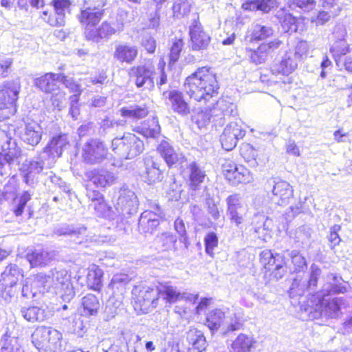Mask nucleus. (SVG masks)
Returning <instances> with one entry per match:
<instances>
[{"label":"nucleus","instance_id":"nucleus-49","mask_svg":"<svg viewBox=\"0 0 352 352\" xmlns=\"http://www.w3.org/2000/svg\"><path fill=\"white\" fill-rule=\"evenodd\" d=\"M224 318L225 314L223 311L215 309L208 314L206 324L210 330H217L220 327Z\"/></svg>","mask_w":352,"mask_h":352},{"label":"nucleus","instance_id":"nucleus-56","mask_svg":"<svg viewBox=\"0 0 352 352\" xmlns=\"http://www.w3.org/2000/svg\"><path fill=\"white\" fill-rule=\"evenodd\" d=\"M32 194L29 191H24L19 196L15 199L16 206L14 207L12 211L16 217H20L23 212L24 208L28 203L31 199Z\"/></svg>","mask_w":352,"mask_h":352},{"label":"nucleus","instance_id":"nucleus-39","mask_svg":"<svg viewBox=\"0 0 352 352\" xmlns=\"http://www.w3.org/2000/svg\"><path fill=\"white\" fill-rule=\"evenodd\" d=\"M254 343L252 336L241 333L231 344L230 352H250Z\"/></svg>","mask_w":352,"mask_h":352},{"label":"nucleus","instance_id":"nucleus-23","mask_svg":"<svg viewBox=\"0 0 352 352\" xmlns=\"http://www.w3.org/2000/svg\"><path fill=\"white\" fill-rule=\"evenodd\" d=\"M298 63L293 52H287L279 61L272 65L271 72L274 75L289 76L297 69Z\"/></svg>","mask_w":352,"mask_h":352},{"label":"nucleus","instance_id":"nucleus-19","mask_svg":"<svg viewBox=\"0 0 352 352\" xmlns=\"http://www.w3.org/2000/svg\"><path fill=\"white\" fill-rule=\"evenodd\" d=\"M116 203V210L123 215L132 214L137 212L138 201L134 192L126 188H122Z\"/></svg>","mask_w":352,"mask_h":352},{"label":"nucleus","instance_id":"nucleus-26","mask_svg":"<svg viewBox=\"0 0 352 352\" xmlns=\"http://www.w3.org/2000/svg\"><path fill=\"white\" fill-rule=\"evenodd\" d=\"M120 32L113 21L103 22L98 28L87 29L85 35L87 40L99 42L102 38H108L113 34Z\"/></svg>","mask_w":352,"mask_h":352},{"label":"nucleus","instance_id":"nucleus-41","mask_svg":"<svg viewBox=\"0 0 352 352\" xmlns=\"http://www.w3.org/2000/svg\"><path fill=\"white\" fill-rule=\"evenodd\" d=\"M242 7L250 10H260L268 12L272 8L281 4L280 0H244Z\"/></svg>","mask_w":352,"mask_h":352},{"label":"nucleus","instance_id":"nucleus-15","mask_svg":"<svg viewBox=\"0 0 352 352\" xmlns=\"http://www.w3.org/2000/svg\"><path fill=\"white\" fill-rule=\"evenodd\" d=\"M209 113L212 121L219 124H223L226 120L238 114L236 106L222 98L217 100Z\"/></svg>","mask_w":352,"mask_h":352},{"label":"nucleus","instance_id":"nucleus-54","mask_svg":"<svg viewBox=\"0 0 352 352\" xmlns=\"http://www.w3.org/2000/svg\"><path fill=\"white\" fill-rule=\"evenodd\" d=\"M306 280H303L300 275H297L292 283L289 294L291 298L296 296H302L307 290Z\"/></svg>","mask_w":352,"mask_h":352},{"label":"nucleus","instance_id":"nucleus-43","mask_svg":"<svg viewBox=\"0 0 352 352\" xmlns=\"http://www.w3.org/2000/svg\"><path fill=\"white\" fill-rule=\"evenodd\" d=\"M22 316L28 322H41L45 320L47 314L45 309L38 307H23L21 310Z\"/></svg>","mask_w":352,"mask_h":352},{"label":"nucleus","instance_id":"nucleus-17","mask_svg":"<svg viewBox=\"0 0 352 352\" xmlns=\"http://www.w3.org/2000/svg\"><path fill=\"white\" fill-rule=\"evenodd\" d=\"M157 287L159 298L161 297L168 303H175L184 299L190 300L192 297L190 294L180 292L177 287L169 281L158 282Z\"/></svg>","mask_w":352,"mask_h":352},{"label":"nucleus","instance_id":"nucleus-8","mask_svg":"<svg viewBox=\"0 0 352 352\" xmlns=\"http://www.w3.org/2000/svg\"><path fill=\"white\" fill-rule=\"evenodd\" d=\"M265 188L271 200L279 206L287 205L294 196L293 188L286 181L270 179Z\"/></svg>","mask_w":352,"mask_h":352},{"label":"nucleus","instance_id":"nucleus-30","mask_svg":"<svg viewBox=\"0 0 352 352\" xmlns=\"http://www.w3.org/2000/svg\"><path fill=\"white\" fill-rule=\"evenodd\" d=\"M87 228L84 226L63 225L54 230V233L58 236H68L76 243H81L86 236Z\"/></svg>","mask_w":352,"mask_h":352},{"label":"nucleus","instance_id":"nucleus-51","mask_svg":"<svg viewBox=\"0 0 352 352\" xmlns=\"http://www.w3.org/2000/svg\"><path fill=\"white\" fill-rule=\"evenodd\" d=\"M349 52V46L344 39L336 41L330 48V52L333 54L338 66H339V58Z\"/></svg>","mask_w":352,"mask_h":352},{"label":"nucleus","instance_id":"nucleus-28","mask_svg":"<svg viewBox=\"0 0 352 352\" xmlns=\"http://www.w3.org/2000/svg\"><path fill=\"white\" fill-rule=\"evenodd\" d=\"M104 15V10L98 7H87L81 10L78 16L80 23L87 29H94Z\"/></svg>","mask_w":352,"mask_h":352},{"label":"nucleus","instance_id":"nucleus-52","mask_svg":"<svg viewBox=\"0 0 352 352\" xmlns=\"http://www.w3.org/2000/svg\"><path fill=\"white\" fill-rule=\"evenodd\" d=\"M287 6L291 10H295L296 8H300L305 12H309L313 10L316 6V1L315 0H285ZM282 2V1L280 0Z\"/></svg>","mask_w":352,"mask_h":352},{"label":"nucleus","instance_id":"nucleus-46","mask_svg":"<svg viewBox=\"0 0 352 352\" xmlns=\"http://www.w3.org/2000/svg\"><path fill=\"white\" fill-rule=\"evenodd\" d=\"M186 340L192 347L206 349V340L201 331L190 328L186 333Z\"/></svg>","mask_w":352,"mask_h":352},{"label":"nucleus","instance_id":"nucleus-5","mask_svg":"<svg viewBox=\"0 0 352 352\" xmlns=\"http://www.w3.org/2000/svg\"><path fill=\"white\" fill-rule=\"evenodd\" d=\"M18 81H8L0 89V120L10 118L16 112V102L20 92Z\"/></svg>","mask_w":352,"mask_h":352},{"label":"nucleus","instance_id":"nucleus-2","mask_svg":"<svg viewBox=\"0 0 352 352\" xmlns=\"http://www.w3.org/2000/svg\"><path fill=\"white\" fill-rule=\"evenodd\" d=\"M34 284L38 287L40 292L53 289L64 302H69L75 296L71 276L63 268L55 267L47 274H36L34 278Z\"/></svg>","mask_w":352,"mask_h":352},{"label":"nucleus","instance_id":"nucleus-24","mask_svg":"<svg viewBox=\"0 0 352 352\" xmlns=\"http://www.w3.org/2000/svg\"><path fill=\"white\" fill-rule=\"evenodd\" d=\"M171 109L182 116H186L190 113V107L188 103L185 100L183 94L178 90H171L168 92H164Z\"/></svg>","mask_w":352,"mask_h":352},{"label":"nucleus","instance_id":"nucleus-27","mask_svg":"<svg viewBox=\"0 0 352 352\" xmlns=\"http://www.w3.org/2000/svg\"><path fill=\"white\" fill-rule=\"evenodd\" d=\"M87 178L98 188H105L113 184L116 177L111 172L103 168H95L86 173Z\"/></svg>","mask_w":352,"mask_h":352},{"label":"nucleus","instance_id":"nucleus-21","mask_svg":"<svg viewBox=\"0 0 352 352\" xmlns=\"http://www.w3.org/2000/svg\"><path fill=\"white\" fill-rule=\"evenodd\" d=\"M190 47L199 51L206 49L210 42V36L204 30L201 24L194 21L190 27Z\"/></svg>","mask_w":352,"mask_h":352},{"label":"nucleus","instance_id":"nucleus-36","mask_svg":"<svg viewBox=\"0 0 352 352\" xmlns=\"http://www.w3.org/2000/svg\"><path fill=\"white\" fill-rule=\"evenodd\" d=\"M160 213H153L151 211H144L139 219V226L144 232H151L160 224Z\"/></svg>","mask_w":352,"mask_h":352},{"label":"nucleus","instance_id":"nucleus-12","mask_svg":"<svg viewBox=\"0 0 352 352\" xmlns=\"http://www.w3.org/2000/svg\"><path fill=\"white\" fill-rule=\"evenodd\" d=\"M282 44L283 41L279 38H274L269 42L261 43L256 49L245 47V50L250 61L258 65L265 63L268 56L278 50Z\"/></svg>","mask_w":352,"mask_h":352},{"label":"nucleus","instance_id":"nucleus-29","mask_svg":"<svg viewBox=\"0 0 352 352\" xmlns=\"http://www.w3.org/2000/svg\"><path fill=\"white\" fill-rule=\"evenodd\" d=\"M42 134V128L39 124L35 121L30 120L25 122L21 138L24 142L34 146L40 142Z\"/></svg>","mask_w":352,"mask_h":352},{"label":"nucleus","instance_id":"nucleus-11","mask_svg":"<svg viewBox=\"0 0 352 352\" xmlns=\"http://www.w3.org/2000/svg\"><path fill=\"white\" fill-rule=\"evenodd\" d=\"M108 148L106 145L98 139L87 141L82 148L83 160L90 164H100L107 156Z\"/></svg>","mask_w":352,"mask_h":352},{"label":"nucleus","instance_id":"nucleus-40","mask_svg":"<svg viewBox=\"0 0 352 352\" xmlns=\"http://www.w3.org/2000/svg\"><path fill=\"white\" fill-rule=\"evenodd\" d=\"M81 314L85 316H95L100 309V302L97 297L89 294L82 298Z\"/></svg>","mask_w":352,"mask_h":352},{"label":"nucleus","instance_id":"nucleus-44","mask_svg":"<svg viewBox=\"0 0 352 352\" xmlns=\"http://www.w3.org/2000/svg\"><path fill=\"white\" fill-rule=\"evenodd\" d=\"M102 276L103 271L98 266H90L87 276L88 285L94 290H99L102 285Z\"/></svg>","mask_w":352,"mask_h":352},{"label":"nucleus","instance_id":"nucleus-60","mask_svg":"<svg viewBox=\"0 0 352 352\" xmlns=\"http://www.w3.org/2000/svg\"><path fill=\"white\" fill-rule=\"evenodd\" d=\"M129 282V276L124 274H116L113 276L109 287L112 290L122 291L124 286Z\"/></svg>","mask_w":352,"mask_h":352},{"label":"nucleus","instance_id":"nucleus-48","mask_svg":"<svg viewBox=\"0 0 352 352\" xmlns=\"http://www.w3.org/2000/svg\"><path fill=\"white\" fill-rule=\"evenodd\" d=\"M283 256L279 254H274L270 250H263L260 254V261L267 271H271Z\"/></svg>","mask_w":352,"mask_h":352},{"label":"nucleus","instance_id":"nucleus-63","mask_svg":"<svg viewBox=\"0 0 352 352\" xmlns=\"http://www.w3.org/2000/svg\"><path fill=\"white\" fill-rule=\"evenodd\" d=\"M204 242L206 252L212 257L214 256L213 250L218 245L217 234L213 232L208 233L204 239Z\"/></svg>","mask_w":352,"mask_h":352},{"label":"nucleus","instance_id":"nucleus-13","mask_svg":"<svg viewBox=\"0 0 352 352\" xmlns=\"http://www.w3.org/2000/svg\"><path fill=\"white\" fill-rule=\"evenodd\" d=\"M275 31L272 27L262 23H254L246 31L243 42L246 47H250L252 44L272 37Z\"/></svg>","mask_w":352,"mask_h":352},{"label":"nucleus","instance_id":"nucleus-34","mask_svg":"<svg viewBox=\"0 0 352 352\" xmlns=\"http://www.w3.org/2000/svg\"><path fill=\"white\" fill-rule=\"evenodd\" d=\"M252 224L258 237L265 240V236L272 229V220L263 214H256L254 215Z\"/></svg>","mask_w":352,"mask_h":352},{"label":"nucleus","instance_id":"nucleus-25","mask_svg":"<svg viewBox=\"0 0 352 352\" xmlns=\"http://www.w3.org/2000/svg\"><path fill=\"white\" fill-rule=\"evenodd\" d=\"M184 174L188 178V186L192 190L199 189L206 177L204 168L195 162H190L187 165Z\"/></svg>","mask_w":352,"mask_h":352},{"label":"nucleus","instance_id":"nucleus-64","mask_svg":"<svg viewBox=\"0 0 352 352\" xmlns=\"http://www.w3.org/2000/svg\"><path fill=\"white\" fill-rule=\"evenodd\" d=\"M174 228H175V231L179 235V241L181 243H183L185 245V247L186 248H188L189 242H188V238L186 236V226H185L184 221L180 218H177L175 221Z\"/></svg>","mask_w":352,"mask_h":352},{"label":"nucleus","instance_id":"nucleus-35","mask_svg":"<svg viewBox=\"0 0 352 352\" xmlns=\"http://www.w3.org/2000/svg\"><path fill=\"white\" fill-rule=\"evenodd\" d=\"M160 129L158 120L153 118L141 123L140 126L134 127L133 131L146 138H156L160 134Z\"/></svg>","mask_w":352,"mask_h":352},{"label":"nucleus","instance_id":"nucleus-58","mask_svg":"<svg viewBox=\"0 0 352 352\" xmlns=\"http://www.w3.org/2000/svg\"><path fill=\"white\" fill-rule=\"evenodd\" d=\"M131 19L132 16L127 11L123 9H119L115 20L112 21L117 30L120 32L123 30L124 25L129 23Z\"/></svg>","mask_w":352,"mask_h":352},{"label":"nucleus","instance_id":"nucleus-45","mask_svg":"<svg viewBox=\"0 0 352 352\" xmlns=\"http://www.w3.org/2000/svg\"><path fill=\"white\" fill-rule=\"evenodd\" d=\"M141 340L139 335L131 333L130 338L126 340V344L129 347H133L135 352H153L155 351V345L152 341L146 342L144 348H142Z\"/></svg>","mask_w":352,"mask_h":352},{"label":"nucleus","instance_id":"nucleus-22","mask_svg":"<svg viewBox=\"0 0 352 352\" xmlns=\"http://www.w3.org/2000/svg\"><path fill=\"white\" fill-rule=\"evenodd\" d=\"M0 153L13 164L21 156V149L4 131H0Z\"/></svg>","mask_w":352,"mask_h":352},{"label":"nucleus","instance_id":"nucleus-38","mask_svg":"<svg viewBox=\"0 0 352 352\" xmlns=\"http://www.w3.org/2000/svg\"><path fill=\"white\" fill-rule=\"evenodd\" d=\"M120 115L122 117L137 121L145 118L148 113V109L145 105L132 104L120 109Z\"/></svg>","mask_w":352,"mask_h":352},{"label":"nucleus","instance_id":"nucleus-14","mask_svg":"<svg viewBox=\"0 0 352 352\" xmlns=\"http://www.w3.org/2000/svg\"><path fill=\"white\" fill-rule=\"evenodd\" d=\"M69 144L66 134L54 136L42 152V157H47V165L53 166L56 160L59 157L65 146Z\"/></svg>","mask_w":352,"mask_h":352},{"label":"nucleus","instance_id":"nucleus-33","mask_svg":"<svg viewBox=\"0 0 352 352\" xmlns=\"http://www.w3.org/2000/svg\"><path fill=\"white\" fill-rule=\"evenodd\" d=\"M138 54V51L136 46L120 44L116 47L113 57L120 62L131 64L136 58Z\"/></svg>","mask_w":352,"mask_h":352},{"label":"nucleus","instance_id":"nucleus-53","mask_svg":"<svg viewBox=\"0 0 352 352\" xmlns=\"http://www.w3.org/2000/svg\"><path fill=\"white\" fill-rule=\"evenodd\" d=\"M156 241L163 250H170L175 248L177 237L173 233L164 232L157 236Z\"/></svg>","mask_w":352,"mask_h":352},{"label":"nucleus","instance_id":"nucleus-61","mask_svg":"<svg viewBox=\"0 0 352 352\" xmlns=\"http://www.w3.org/2000/svg\"><path fill=\"white\" fill-rule=\"evenodd\" d=\"M184 45V41L181 38L175 39V41H173L169 54L170 64L173 65L179 60Z\"/></svg>","mask_w":352,"mask_h":352},{"label":"nucleus","instance_id":"nucleus-57","mask_svg":"<svg viewBox=\"0 0 352 352\" xmlns=\"http://www.w3.org/2000/svg\"><path fill=\"white\" fill-rule=\"evenodd\" d=\"M294 265V272H298L307 269V262L305 258L297 250H292L289 253Z\"/></svg>","mask_w":352,"mask_h":352},{"label":"nucleus","instance_id":"nucleus-16","mask_svg":"<svg viewBox=\"0 0 352 352\" xmlns=\"http://www.w3.org/2000/svg\"><path fill=\"white\" fill-rule=\"evenodd\" d=\"M245 135V131L239 122H230L220 138L222 147L226 151H231L236 146L238 140L242 139Z\"/></svg>","mask_w":352,"mask_h":352},{"label":"nucleus","instance_id":"nucleus-42","mask_svg":"<svg viewBox=\"0 0 352 352\" xmlns=\"http://www.w3.org/2000/svg\"><path fill=\"white\" fill-rule=\"evenodd\" d=\"M23 277L21 271L14 264L7 266L1 274V279L6 286L14 287Z\"/></svg>","mask_w":352,"mask_h":352},{"label":"nucleus","instance_id":"nucleus-7","mask_svg":"<svg viewBox=\"0 0 352 352\" xmlns=\"http://www.w3.org/2000/svg\"><path fill=\"white\" fill-rule=\"evenodd\" d=\"M134 308L143 314L148 312L158 305L159 295L157 285L150 287H135L133 290Z\"/></svg>","mask_w":352,"mask_h":352},{"label":"nucleus","instance_id":"nucleus-32","mask_svg":"<svg viewBox=\"0 0 352 352\" xmlns=\"http://www.w3.org/2000/svg\"><path fill=\"white\" fill-rule=\"evenodd\" d=\"M157 151L165 160L168 166H171L184 158L182 154L177 153L170 144L166 140H162L157 146Z\"/></svg>","mask_w":352,"mask_h":352},{"label":"nucleus","instance_id":"nucleus-55","mask_svg":"<svg viewBox=\"0 0 352 352\" xmlns=\"http://www.w3.org/2000/svg\"><path fill=\"white\" fill-rule=\"evenodd\" d=\"M89 207L93 208L97 215L100 217L107 219L114 218V213L112 208L107 204L104 199H102V201L89 204Z\"/></svg>","mask_w":352,"mask_h":352},{"label":"nucleus","instance_id":"nucleus-6","mask_svg":"<svg viewBox=\"0 0 352 352\" xmlns=\"http://www.w3.org/2000/svg\"><path fill=\"white\" fill-rule=\"evenodd\" d=\"M342 301L340 298H334L330 300H318V303L314 304L311 300V305H308L307 307H305V311L308 314L309 319L311 320L320 317L337 318L340 314Z\"/></svg>","mask_w":352,"mask_h":352},{"label":"nucleus","instance_id":"nucleus-62","mask_svg":"<svg viewBox=\"0 0 352 352\" xmlns=\"http://www.w3.org/2000/svg\"><path fill=\"white\" fill-rule=\"evenodd\" d=\"M321 270L316 265L311 266V272L309 278L308 280H306V287L307 290L310 292H314L317 285L318 278L320 276Z\"/></svg>","mask_w":352,"mask_h":352},{"label":"nucleus","instance_id":"nucleus-20","mask_svg":"<svg viewBox=\"0 0 352 352\" xmlns=\"http://www.w3.org/2000/svg\"><path fill=\"white\" fill-rule=\"evenodd\" d=\"M47 157H42V153L39 156L32 160H26L21 166L24 173V182L31 185L36 174L40 173L44 168H50L52 166L47 165Z\"/></svg>","mask_w":352,"mask_h":352},{"label":"nucleus","instance_id":"nucleus-37","mask_svg":"<svg viewBox=\"0 0 352 352\" xmlns=\"http://www.w3.org/2000/svg\"><path fill=\"white\" fill-rule=\"evenodd\" d=\"M144 165L146 182L149 184L160 182L162 179V170L160 169L158 163L155 162L152 157H146L144 160Z\"/></svg>","mask_w":352,"mask_h":352},{"label":"nucleus","instance_id":"nucleus-3","mask_svg":"<svg viewBox=\"0 0 352 352\" xmlns=\"http://www.w3.org/2000/svg\"><path fill=\"white\" fill-rule=\"evenodd\" d=\"M32 338V343L41 352H63L62 333L55 329L39 327Z\"/></svg>","mask_w":352,"mask_h":352},{"label":"nucleus","instance_id":"nucleus-31","mask_svg":"<svg viewBox=\"0 0 352 352\" xmlns=\"http://www.w3.org/2000/svg\"><path fill=\"white\" fill-rule=\"evenodd\" d=\"M60 82V74L46 73L35 79V85L45 93H53L58 89V82Z\"/></svg>","mask_w":352,"mask_h":352},{"label":"nucleus","instance_id":"nucleus-18","mask_svg":"<svg viewBox=\"0 0 352 352\" xmlns=\"http://www.w3.org/2000/svg\"><path fill=\"white\" fill-rule=\"evenodd\" d=\"M344 4L341 0H324L322 6L327 10H320L310 18V22L316 25H322L329 21L331 16L338 15Z\"/></svg>","mask_w":352,"mask_h":352},{"label":"nucleus","instance_id":"nucleus-1","mask_svg":"<svg viewBox=\"0 0 352 352\" xmlns=\"http://www.w3.org/2000/svg\"><path fill=\"white\" fill-rule=\"evenodd\" d=\"M184 87L191 99L206 103L217 96L219 85L216 73L210 67H202L186 78Z\"/></svg>","mask_w":352,"mask_h":352},{"label":"nucleus","instance_id":"nucleus-9","mask_svg":"<svg viewBox=\"0 0 352 352\" xmlns=\"http://www.w3.org/2000/svg\"><path fill=\"white\" fill-rule=\"evenodd\" d=\"M129 74L137 87H144L149 90L154 88L155 69L152 64L146 63L134 66L130 69Z\"/></svg>","mask_w":352,"mask_h":352},{"label":"nucleus","instance_id":"nucleus-50","mask_svg":"<svg viewBox=\"0 0 352 352\" xmlns=\"http://www.w3.org/2000/svg\"><path fill=\"white\" fill-rule=\"evenodd\" d=\"M191 6V0H175L172 8L174 16L181 18L188 14Z\"/></svg>","mask_w":352,"mask_h":352},{"label":"nucleus","instance_id":"nucleus-47","mask_svg":"<svg viewBox=\"0 0 352 352\" xmlns=\"http://www.w3.org/2000/svg\"><path fill=\"white\" fill-rule=\"evenodd\" d=\"M28 259L32 267L46 265L52 259L50 254L44 250H36L28 255Z\"/></svg>","mask_w":352,"mask_h":352},{"label":"nucleus","instance_id":"nucleus-59","mask_svg":"<svg viewBox=\"0 0 352 352\" xmlns=\"http://www.w3.org/2000/svg\"><path fill=\"white\" fill-rule=\"evenodd\" d=\"M278 17L280 18L283 27L285 28L287 31H297L298 27L296 23L298 19L296 17L290 13H285L282 17L279 12H278Z\"/></svg>","mask_w":352,"mask_h":352},{"label":"nucleus","instance_id":"nucleus-10","mask_svg":"<svg viewBox=\"0 0 352 352\" xmlns=\"http://www.w3.org/2000/svg\"><path fill=\"white\" fill-rule=\"evenodd\" d=\"M227 212L232 223L239 228L243 223L248 206L239 194L230 195L226 199Z\"/></svg>","mask_w":352,"mask_h":352},{"label":"nucleus","instance_id":"nucleus-4","mask_svg":"<svg viewBox=\"0 0 352 352\" xmlns=\"http://www.w3.org/2000/svg\"><path fill=\"white\" fill-rule=\"evenodd\" d=\"M144 149L143 141L131 133H124L121 138H115L111 142L112 151L120 158H134Z\"/></svg>","mask_w":352,"mask_h":352}]
</instances>
